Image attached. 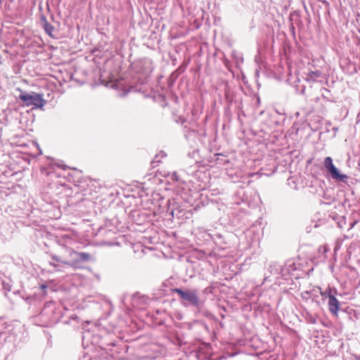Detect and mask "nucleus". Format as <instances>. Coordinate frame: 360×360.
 <instances>
[{
	"label": "nucleus",
	"instance_id": "1",
	"mask_svg": "<svg viewBox=\"0 0 360 360\" xmlns=\"http://www.w3.org/2000/svg\"><path fill=\"white\" fill-rule=\"evenodd\" d=\"M18 91L20 92L19 98L26 106H33V108L42 109L46 103L43 94H37L34 91L27 93L20 89H18Z\"/></svg>",
	"mask_w": 360,
	"mask_h": 360
},
{
	"label": "nucleus",
	"instance_id": "2",
	"mask_svg": "<svg viewBox=\"0 0 360 360\" xmlns=\"http://www.w3.org/2000/svg\"><path fill=\"white\" fill-rule=\"evenodd\" d=\"M324 166L330 174L332 178L340 181L345 182L348 176L346 174H341L340 170L333 165V159L330 157H326L324 159Z\"/></svg>",
	"mask_w": 360,
	"mask_h": 360
},
{
	"label": "nucleus",
	"instance_id": "3",
	"mask_svg": "<svg viewBox=\"0 0 360 360\" xmlns=\"http://www.w3.org/2000/svg\"><path fill=\"white\" fill-rule=\"evenodd\" d=\"M326 293L328 294L329 301H328V307L329 310L331 313L337 315L338 313V311L340 309V303L339 301L333 295H332V290L328 289L326 291Z\"/></svg>",
	"mask_w": 360,
	"mask_h": 360
},
{
	"label": "nucleus",
	"instance_id": "4",
	"mask_svg": "<svg viewBox=\"0 0 360 360\" xmlns=\"http://www.w3.org/2000/svg\"><path fill=\"white\" fill-rule=\"evenodd\" d=\"M174 291L180 295L182 299L188 301L194 304H196L198 302V297L194 292L192 291H183L181 289H174Z\"/></svg>",
	"mask_w": 360,
	"mask_h": 360
},
{
	"label": "nucleus",
	"instance_id": "5",
	"mask_svg": "<svg viewBox=\"0 0 360 360\" xmlns=\"http://www.w3.org/2000/svg\"><path fill=\"white\" fill-rule=\"evenodd\" d=\"M321 72L319 71L311 72L309 73V77L311 79H315L320 77Z\"/></svg>",
	"mask_w": 360,
	"mask_h": 360
},
{
	"label": "nucleus",
	"instance_id": "6",
	"mask_svg": "<svg viewBox=\"0 0 360 360\" xmlns=\"http://www.w3.org/2000/svg\"><path fill=\"white\" fill-rule=\"evenodd\" d=\"M82 255L84 257H86V254L85 253H83Z\"/></svg>",
	"mask_w": 360,
	"mask_h": 360
},
{
	"label": "nucleus",
	"instance_id": "7",
	"mask_svg": "<svg viewBox=\"0 0 360 360\" xmlns=\"http://www.w3.org/2000/svg\"><path fill=\"white\" fill-rule=\"evenodd\" d=\"M82 255L84 257H86V254L85 253H83Z\"/></svg>",
	"mask_w": 360,
	"mask_h": 360
},
{
	"label": "nucleus",
	"instance_id": "8",
	"mask_svg": "<svg viewBox=\"0 0 360 360\" xmlns=\"http://www.w3.org/2000/svg\"><path fill=\"white\" fill-rule=\"evenodd\" d=\"M41 288H42V289H44L46 288V286L45 285H42Z\"/></svg>",
	"mask_w": 360,
	"mask_h": 360
}]
</instances>
